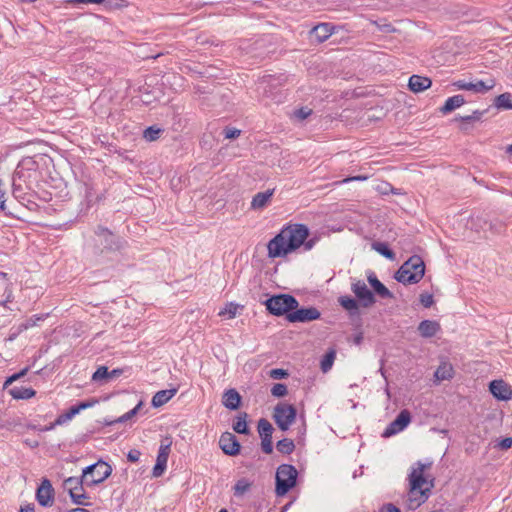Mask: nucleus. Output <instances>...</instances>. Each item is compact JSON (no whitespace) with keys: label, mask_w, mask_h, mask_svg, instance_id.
<instances>
[{"label":"nucleus","mask_w":512,"mask_h":512,"mask_svg":"<svg viewBox=\"0 0 512 512\" xmlns=\"http://www.w3.org/2000/svg\"><path fill=\"white\" fill-rule=\"evenodd\" d=\"M309 237V228L302 223L285 225L267 244L269 258H282L303 247L310 251L316 244L317 238Z\"/></svg>","instance_id":"nucleus-1"},{"label":"nucleus","mask_w":512,"mask_h":512,"mask_svg":"<svg viewBox=\"0 0 512 512\" xmlns=\"http://www.w3.org/2000/svg\"><path fill=\"white\" fill-rule=\"evenodd\" d=\"M416 465L417 467L413 468L409 474V491L407 493L406 499V507L409 510H416L424 502L427 501L431 494L434 481L432 479L428 486L423 487L425 484H427V480L423 473L426 468L431 466V463L426 465L418 461Z\"/></svg>","instance_id":"nucleus-2"},{"label":"nucleus","mask_w":512,"mask_h":512,"mask_svg":"<svg viewBox=\"0 0 512 512\" xmlns=\"http://www.w3.org/2000/svg\"><path fill=\"white\" fill-rule=\"evenodd\" d=\"M99 245L95 246V253L103 255L106 253H121L128 246V242L121 236L113 233L109 228L98 225L94 230Z\"/></svg>","instance_id":"nucleus-3"},{"label":"nucleus","mask_w":512,"mask_h":512,"mask_svg":"<svg viewBox=\"0 0 512 512\" xmlns=\"http://www.w3.org/2000/svg\"><path fill=\"white\" fill-rule=\"evenodd\" d=\"M425 275V263L419 255H412L395 273V279L404 284H417Z\"/></svg>","instance_id":"nucleus-4"},{"label":"nucleus","mask_w":512,"mask_h":512,"mask_svg":"<svg viewBox=\"0 0 512 512\" xmlns=\"http://www.w3.org/2000/svg\"><path fill=\"white\" fill-rule=\"evenodd\" d=\"M298 471L291 464L278 466L275 475V494L278 497L285 496L297 484Z\"/></svg>","instance_id":"nucleus-5"},{"label":"nucleus","mask_w":512,"mask_h":512,"mask_svg":"<svg viewBox=\"0 0 512 512\" xmlns=\"http://www.w3.org/2000/svg\"><path fill=\"white\" fill-rule=\"evenodd\" d=\"M38 169L39 164L33 157H25L18 163L12 179L23 183L26 188H33L39 176Z\"/></svg>","instance_id":"nucleus-6"},{"label":"nucleus","mask_w":512,"mask_h":512,"mask_svg":"<svg viewBox=\"0 0 512 512\" xmlns=\"http://www.w3.org/2000/svg\"><path fill=\"white\" fill-rule=\"evenodd\" d=\"M268 312L275 316L287 318V314L299 306L298 300L289 294L273 295L264 302Z\"/></svg>","instance_id":"nucleus-7"},{"label":"nucleus","mask_w":512,"mask_h":512,"mask_svg":"<svg viewBox=\"0 0 512 512\" xmlns=\"http://www.w3.org/2000/svg\"><path fill=\"white\" fill-rule=\"evenodd\" d=\"M112 474V467L103 460L89 465L83 469V477L88 486H95L102 483Z\"/></svg>","instance_id":"nucleus-8"},{"label":"nucleus","mask_w":512,"mask_h":512,"mask_svg":"<svg viewBox=\"0 0 512 512\" xmlns=\"http://www.w3.org/2000/svg\"><path fill=\"white\" fill-rule=\"evenodd\" d=\"M297 416V409L292 404L279 403L274 408L273 419L280 430L287 431Z\"/></svg>","instance_id":"nucleus-9"},{"label":"nucleus","mask_w":512,"mask_h":512,"mask_svg":"<svg viewBox=\"0 0 512 512\" xmlns=\"http://www.w3.org/2000/svg\"><path fill=\"white\" fill-rule=\"evenodd\" d=\"M351 290L355 294L359 304L364 308L370 307L376 302L374 293L362 280H355L351 285Z\"/></svg>","instance_id":"nucleus-10"},{"label":"nucleus","mask_w":512,"mask_h":512,"mask_svg":"<svg viewBox=\"0 0 512 512\" xmlns=\"http://www.w3.org/2000/svg\"><path fill=\"white\" fill-rule=\"evenodd\" d=\"M321 317L320 311L315 307H301L292 310L287 314V320L290 323H306L317 320Z\"/></svg>","instance_id":"nucleus-11"},{"label":"nucleus","mask_w":512,"mask_h":512,"mask_svg":"<svg viewBox=\"0 0 512 512\" xmlns=\"http://www.w3.org/2000/svg\"><path fill=\"white\" fill-rule=\"evenodd\" d=\"M38 504L42 507H51L54 503L55 490L51 481L43 478L35 494Z\"/></svg>","instance_id":"nucleus-12"},{"label":"nucleus","mask_w":512,"mask_h":512,"mask_svg":"<svg viewBox=\"0 0 512 512\" xmlns=\"http://www.w3.org/2000/svg\"><path fill=\"white\" fill-rule=\"evenodd\" d=\"M411 422V414L407 409L400 411L396 418L385 428L382 437L389 438L403 431Z\"/></svg>","instance_id":"nucleus-13"},{"label":"nucleus","mask_w":512,"mask_h":512,"mask_svg":"<svg viewBox=\"0 0 512 512\" xmlns=\"http://www.w3.org/2000/svg\"><path fill=\"white\" fill-rule=\"evenodd\" d=\"M219 446L228 456H236L240 453L241 445L236 436L230 432H224L220 436Z\"/></svg>","instance_id":"nucleus-14"},{"label":"nucleus","mask_w":512,"mask_h":512,"mask_svg":"<svg viewBox=\"0 0 512 512\" xmlns=\"http://www.w3.org/2000/svg\"><path fill=\"white\" fill-rule=\"evenodd\" d=\"M489 391L499 401H508L512 398V388L502 379L489 383Z\"/></svg>","instance_id":"nucleus-15"},{"label":"nucleus","mask_w":512,"mask_h":512,"mask_svg":"<svg viewBox=\"0 0 512 512\" xmlns=\"http://www.w3.org/2000/svg\"><path fill=\"white\" fill-rule=\"evenodd\" d=\"M453 86L458 90L473 91L475 93H486L495 86V83L493 80L490 84H486L483 80H478L475 83L466 82L465 80H457L453 82Z\"/></svg>","instance_id":"nucleus-16"},{"label":"nucleus","mask_w":512,"mask_h":512,"mask_svg":"<svg viewBox=\"0 0 512 512\" xmlns=\"http://www.w3.org/2000/svg\"><path fill=\"white\" fill-rule=\"evenodd\" d=\"M367 280L372 287L375 294L383 299L393 298V293L377 278L373 271H370L367 275Z\"/></svg>","instance_id":"nucleus-17"},{"label":"nucleus","mask_w":512,"mask_h":512,"mask_svg":"<svg viewBox=\"0 0 512 512\" xmlns=\"http://www.w3.org/2000/svg\"><path fill=\"white\" fill-rule=\"evenodd\" d=\"M333 33V26L329 23H320L314 26L310 31L311 39H314L317 43L326 41Z\"/></svg>","instance_id":"nucleus-18"},{"label":"nucleus","mask_w":512,"mask_h":512,"mask_svg":"<svg viewBox=\"0 0 512 512\" xmlns=\"http://www.w3.org/2000/svg\"><path fill=\"white\" fill-rule=\"evenodd\" d=\"M417 329L421 337L432 338L441 330V326L435 320H423L419 323Z\"/></svg>","instance_id":"nucleus-19"},{"label":"nucleus","mask_w":512,"mask_h":512,"mask_svg":"<svg viewBox=\"0 0 512 512\" xmlns=\"http://www.w3.org/2000/svg\"><path fill=\"white\" fill-rule=\"evenodd\" d=\"M241 395L236 389H228L222 397V404L229 410H237L241 405Z\"/></svg>","instance_id":"nucleus-20"},{"label":"nucleus","mask_w":512,"mask_h":512,"mask_svg":"<svg viewBox=\"0 0 512 512\" xmlns=\"http://www.w3.org/2000/svg\"><path fill=\"white\" fill-rule=\"evenodd\" d=\"M432 85V81L430 78L420 75H412L409 78L408 87L411 91L415 93L422 92Z\"/></svg>","instance_id":"nucleus-21"},{"label":"nucleus","mask_w":512,"mask_h":512,"mask_svg":"<svg viewBox=\"0 0 512 512\" xmlns=\"http://www.w3.org/2000/svg\"><path fill=\"white\" fill-rule=\"evenodd\" d=\"M274 194V189H268L264 192H258L255 194L251 201V208L254 210H259L265 208L270 202L272 196Z\"/></svg>","instance_id":"nucleus-22"},{"label":"nucleus","mask_w":512,"mask_h":512,"mask_svg":"<svg viewBox=\"0 0 512 512\" xmlns=\"http://www.w3.org/2000/svg\"><path fill=\"white\" fill-rule=\"evenodd\" d=\"M177 388L160 390L152 397L151 404L153 407L158 408L166 404L176 393Z\"/></svg>","instance_id":"nucleus-23"},{"label":"nucleus","mask_w":512,"mask_h":512,"mask_svg":"<svg viewBox=\"0 0 512 512\" xmlns=\"http://www.w3.org/2000/svg\"><path fill=\"white\" fill-rule=\"evenodd\" d=\"M465 98L461 94L449 97L440 108L441 113L448 114L465 104Z\"/></svg>","instance_id":"nucleus-24"},{"label":"nucleus","mask_w":512,"mask_h":512,"mask_svg":"<svg viewBox=\"0 0 512 512\" xmlns=\"http://www.w3.org/2000/svg\"><path fill=\"white\" fill-rule=\"evenodd\" d=\"M493 105L499 110H512V94L505 92L496 96Z\"/></svg>","instance_id":"nucleus-25"},{"label":"nucleus","mask_w":512,"mask_h":512,"mask_svg":"<svg viewBox=\"0 0 512 512\" xmlns=\"http://www.w3.org/2000/svg\"><path fill=\"white\" fill-rule=\"evenodd\" d=\"M248 414L246 412L240 413L236 417V421L233 423V430L238 434L247 435L250 432V429L247 424Z\"/></svg>","instance_id":"nucleus-26"},{"label":"nucleus","mask_w":512,"mask_h":512,"mask_svg":"<svg viewBox=\"0 0 512 512\" xmlns=\"http://www.w3.org/2000/svg\"><path fill=\"white\" fill-rule=\"evenodd\" d=\"M86 481L83 475L81 477H68L64 480L63 486L70 494L71 491L75 492V490L83 491V483Z\"/></svg>","instance_id":"nucleus-27"},{"label":"nucleus","mask_w":512,"mask_h":512,"mask_svg":"<svg viewBox=\"0 0 512 512\" xmlns=\"http://www.w3.org/2000/svg\"><path fill=\"white\" fill-rule=\"evenodd\" d=\"M9 394L14 399H30L35 396L36 391L32 388H26V387H14L9 390Z\"/></svg>","instance_id":"nucleus-28"},{"label":"nucleus","mask_w":512,"mask_h":512,"mask_svg":"<svg viewBox=\"0 0 512 512\" xmlns=\"http://www.w3.org/2000/svg\"><path fill=\"white\" fill-rule=\"evenodd\" d=\"M372 249L378 252L383 257L394 260L395 259V253L394 251L389 247V245L385 242L375 241L372 243Z\"/></svg>","instance_id":"nucleus-29"},{"label":"nucleus","mask_w":512,"mask_h":512,"mask_svg":"<svg viewBox=\"0 0 512 512\" xmlns=\"http://www.w3.org/2000/svg\"><path fill=\"white\" fill-rule=\"evenodd\" d=\"M338 302L345 310L350 312V314L358 311L359 302L351 296H340Z\"/></svg>","instance_id":"nucleus-30"},{"label":"nucleus","mask_w":512,"mask_h":512,"mask_svg":"<svg viewBox=\"0 0 512 512\" xmlns=\"http://www.w3.org/2000/svg\"><path fill=\"white\" fill-rule=\"evenodd\" d=\"M335 357H336V351L334 349H329L325 353V355L323 356V358L321 359V362H320V368L323 373L328 372L332 368Z\"/></svg>","instance_id":"nucleus-31"},{"label":"nucleus","mask_w":512,"mask_h":512,"mask_svg":"<svg viewBox=\"0 0 512 512\" xmlns=\"http://www.w3.org/2000/svg\"><path fill=\"white\" fill-rule=\"evenodd\" d=\"M276 449L285 455H290L295 450V444L292 439L283 438L276 443Z\"/></svg>","instance_id":"nucleus-32"},{"label":"nucleus","mask_w":512,"mask_h":512,"mask_svg":"<svg viewBox=\"0 0 512 512\" xmlns=\"http://www.w3.org/2000/svg\"><path fill=\"white\" fill-rule=\"evenodd\" d=\"M434 377L437 379V380H449L453 377V368L451 365H447V364H444V365H440L435 373H434Z\"/></svg>","instance_id":"nucleus-33"},{"label":"nucleus","mask_w":512,"mask_h":512,"mask_svg":"<svg viewBox=\"0 0 512 512\" xmlns=\"http://www.w3.org/2000/svg\"><path fill=\"white\" fill-rule=\"evenodd\" d=\"M251 486L252 483L246 478L239 479L233 487L234 495L236 497L243 496L246 492L250 490Z\"/></svg>","instance_id":"nucleus-34"},{"label":"nucleus","mask_w":512,"mask_h":512,"mask_svg":"<svg viewBox=\"0 0 512 512\" xmlns=\"http://www.w3.org/2000/svg\"><path fill=\"white\" fill-rule=\"evenodd\" d=\"M258 432H259L260 438L272 437L274 428H273L272 424L267 419L261 418L258 421Z\"/></svg>","instance_id":"nucleus-35"},{"label":"nucleus","mask_w":512,"mask_h":512,"mask_svg":"<svg viewBox=\"0 0 512 512\" xmlns=\"http://www.w3.org/2000/svg\"><path fill=\"white\" fill-rule=\"evenodd\" d=\"M164 132L162 128H159L155 125L147 127L143 132V137L145 140L152 142L159 139L160 135Z\"/></svg>","instance_id":"nucleus-36"},{"label":"nucleus","mask_w":512,"mask_h":512,"mask_svg":"<svg viewBox=\"0 0 512 512\" xmlns=\"http://www.w3.org/2000/svg\"><path fill=\"white\" fill-rule=\"evenodd\" d=\"M47 315H33L32 317L25 320L23 323H21L18 326V333H22L23 331H26L27 329L34 327L38 321H42L45 319Z\"/></svg>","instance_id":"nucleus-37"},{"label":"nucleus","mask_w":512,"mask_h":512,"mask_svg":"<svg viewBox=\"0 0 512 512\" xmlns=\"http://www.w3.org/2000/svg\"><path fill=\"white\" fill-rule=\"evenodd\" d=\"M27 190H32V188H26L23 183H17L12 179V194L16 199H24Z\"/></svg>","instance_id":"nucleus-38"},{"label":"nucleus","mask_w":512,"mask_h":512,"mask_svg":"<svg viewBox=\"0 0 512 512\" xmlns=\"http://www.w3.org/2000/svg\"><path fill=\"white\" fill-rule=\"evenodd\" d=\"M487 112V110H475L473 111V113L471 115H466V116H459V117H456L455 120L456 121H461L463 123H471V122H475V121H480L482 116Z\"/></svg>","instance_id":"nucleus-39"},{"label":"nucleus","mask_w":512,"mask_h":512,"mask_svg":"<svg viewBox=\"0 0 512 512\" xmlns=\"http://www.w3.org/2000/svg\"><path fill=\"white\" fill-rule=\"evenodd\" d=\"M142 406H143V402L140 401L133 409L126 412L122 416L114 419V422L124 423L128 420H131L134 416H136V414L139 412V410L141 409Z\"/></svg>","instance_id":"nucleus-40"},{"label":"nucleus","mask_w":512,"mask_h":512,"mask_svg":"<svg viewBox=\"0 0 512 512\" xmlns=\"http://www.w3.org/2000/svg\"><path fill=\"white\" fill-rule=\"evenodd\" d=\"M485 224H488V229L493 234H502L506 229V224L498 219H495L490 222H485Z\"/></svg>","instance_id":"nucleus-41"},{"label":"nucleus","mask_w":512,"mask_h":512,"mask_svg":"<svg viewBox=\"0 0 512 512\" xmlns=\"http://www.w3.org/2000/svg\"><path fill=\"white\" fill-rule=\"evenodd\" d=\"M106 9L116 10L127 7L128 2L126 0H103L101 3Z\"/></svg>","instance_id":"nucleus-42"},{"label":"nucleus","mask_w":512,"mask_h":512,"mask_svg":"<svg viewBox=\"0 0 512 512\" xmlns=\"http://www.w3.org/2000/svg\"><path fill=\"white\" fill-rule=\"evenodd\" d=\"M108 381L109 380V370L106 366H100L92 375V381Z\"/></svg>","instance_id":"nucleus-43"},{"label":"nucleus","mask_w":512,"mask_h":512,"mask_svg":"<svg viewBox=\"0 0 512 512\" xmlns=\"http://www.w3.org/2000/svg\"><path fill=\"white\" fill-rule=\"evenodd\" d=\"M240 307L241 306L239 304L230 302V303L226 304L225 308L219 312V315L220 316L228 315V318L232 319L236 316L237 311Z\"/></svg>","instance_id":"nucleus-44"},{"label":"nucleus","mask_w":512,"mask_h":512,"mask_svg":"<svg viewBox=\"0 0 512 512\" xmlns=\"http://www.w3.org/2000/svg\"><path fill=\"white\" fill-rule=\"evenodd\" d=\"M287 393H288V389H287L286 384H284V383H276L273 385V387L271 389V394L277 398L284 397L287 395Z\"/></svg>","instance_id":"nucleus-45"},{"label":"nucleus","mask_w":512,"mask_h":512,"mask_svg":"<svg viewBox=\"0 0 512 512\" xmlns=\"http://www.w3.org/2000/svg\"><path fill=\"white\" fill-rule=\"evenodd\" d=\"M70 498H71V501L76 504V505H88L87 503L84 502V499L88 498L87 494L84 492V490L82 491V493H75V492H72L69 494Z\"/></svg>","instance_id":"nucleus-46"},{"label":"nucleus","mask_w":512,"mask_h":512,"mask_svg":"<svg viewBox=\"0 0 512 512\" xmlns=\"http://www.w3.org/2000/svg\"><path fill=\"white\" fill-rule=\"evenodd\" d=\"M269 376L272 378V379H275V380H280V379H285L289 376V373L287 370L285 369H282V368H275V369H271L269 371Z\"/></svg>","instance_id":"nucleus-47"},{"label":"nucleus","mask_w":512,"mask_h":512,"mask_svg":"<svg viewBox=\"0 0 512 512\" xmlns=\"http://www.w3.org/2000/svg\"><path fill=\"white\" fill-rule=\"evenodd\" d=\"M261 449L265 454H271L273 452L272 437L261 438Z\"/></svg>","instance_id":"nucleus-48"},{"label":"nucleus","mask_w":512,"mask_h":512,"mask_svg":"<svg viewBox=\"0 0 512 512\" xmlns=\"http://www.w3.org/2000/svg\"><path fill=\"white\" fill-rule=\"evenodd\" d=\"M420 302L425 308H430L434 304L433 295L427 292L421 293Z\"/></svg>","instance_id":"nucleus-49"},{"label":"nucleus","mask_w":512,"mask_h":512,"mask_svg":"<svg viewBox=\"0 0 512 512\" xmlns=\"http://www.w3.org/2000/svg\"><path fill=\"white\" fill-rule=\"evenodd\" d=\"M312 113V110L311 109H308L306 107H301L299 109H296L294 111V116L295 118H297L298 120H304L306 119L310 114Z\"/></svg>","instance_id":"nucleus-50"},{"label":"nucleus","mask_w":512,"mask_h":512,"mask_svg":"<svg viewBox=\"0 0 512 512\" xmlns=\"http://www.w3.org/2000/svg\"><path fill=\"white\" fill-rule=\"evenodd\" d=\"M166 466L164 463L156 462L152 469L153 477H160L164 473Z\"/></svg>","instance_id":"nucleus-51"},{"label":"nucleus","mask_w":512,"mask_h":512,"mask_svg":"<svg viewBox=\"0 0 512 512\" xmlns=\"http://www.w3.org/2000/svg\"><path fill=\"white\" fill-rule=\"evenodd\" d=\"M83 189H84L85 201L87 202V207H89L91 202L93 201L92 187L85 183V184H83Z\"/></svg>","instance_id":"nucleus-52"},{"label":"nucleus","mask_w":512,"mask_h":512,"mask_svg":"<svg viewBox=\"0 0 512 512\" xmlns=\"http://www.w3.org/2000/svg\"><path fill=\"white\" fill-rule=\"evenodd\" d=\"M240 135V130L235 128H225L224 136L226 139H234Z\"/></svg>","instance_id":"nucleus-53"},{"label":"nucleus","mask_w":512,"mask_h":512,"mask_svg":"<svg viewBox=\"0 0 512 512\" xmlns=\"http://www.w3.org/2000/svg\"><path fill=\"white\" fill-rule=\"evenodd\" d=\"M96 403H98V400L96 398H92V399L87 400V401H81V402H79L77 404L79 406L80 411H82V410H85L87 408H90V407L94 406Z\"/></svg>","instance_id":"nucleus-54"},{"label":"nucleus","mask_w":512,"mask_h":512,"mask_svg":"<svg viewBox=\"0 0 512 512\" xmlns=\"http://www.w3.org/2000/svg\"><path fill=\"white\" fill-rule=\"evenodd\" d=\"M379 512H400V509L392 503L383 504Z\"/></svg>","instance_id":"nucleus-55"},{"label":"nucleus","mask_w":512,"mask_h":512,"mask_svg":"<svg viewBox=\"0 0 512 512\" xmlns=\"http://www.w3.org/2000/svg\"><path fill=\"white\" fill-rule=\"evenodd\" d=\"M140 455H141V453H140V451H139V450H137V449H131V450L128 452V454H127V459H128V461H130V462H133V463H134V462H137V461L139 460Z\"/></svg>","instance_id":"nucleus-56"},{"label":"nucleus","mask_w":512,"mask_h":512,"mask_svg":"<svg viewBox=\"0 0 512 512\" xmlns=\"http://www.w3.org/2000/svg\"><path fill=\"white\" fill-rule=\"evenodd\" d=\"M72 417L70 416V414L66 411L60 415H58V417L55 419V424L57 425H62L64 424L65 422H67L68 420H71Z\"/></svg>","instance_id":"nucleus-57"},{"label":"nucleus","mask_w":512,"mask_h":512,"mask_svg":"<svg viewBox=\"0 0 512 512\" xmlns=\"http://www.w3.org/2000/svg\"><path fill=\"white\" fill-rule=\"evenodd\" d=\"M498 447H500L502 450H508L512 447V438L511 437H505L503 438L499 444Z\"/></svg>","instance_id":"nucleus-58"},{"label":"nucleus","mask_w":512,"mask_h":512,"mask_svg":"<svg viewBox=\"0 0 512 512\" xmlns=\"http://www.w3.org/2000/svg\"><path fill=\"white\" fill-rule=\"evenodd\" d=\"M170 447H171V441H169L168 443L164 444V443H161L160 447H159V451L158 453L160 454H165L166 456H169V453H170Z\"/></svg>","instance_id":"nucleus-59"},{"label":"nucleus","mask_w":512,"mask_h":512,"mask_svg":"<svg viewBox=\"0 0 512 512\" xmlns=\"http://www.w3.org/2000/svg\"><path fill=\"white\" fill-rule=\"evenodd\" d=\"M367 178H368L367 176L358 175V176L347 177L342 182L348 183V182H352V181H364Z\"/></svg>","instance_id":"nucleus-60"},{"label":"nucleus","mask_w":512,"mask_h":512,"mask_svg":"<svg viewBox=\"0 0 512 512\" xmlns=\"http://www.w3.org/2000/svg\"><path fill=\"white\" fill-rule=\"evenodd\" d=\"M29 371V367H25L23 368L21 371H19L18 373H14L12 376V378L14 379V381H17L19 380L20 378H22L23 376H25L27 374V372Z\"/></svg>","instance_id":"nucleus-61"},{"label":"nucleus","mask_w":512,"mask_h":512,"mask_svg":"<svg viewBox=\"0 0 512 512\" xmlns=\"http://www.w3.org/2000/svg\"><path fill=\"white\" fill-rule=\"evenodd\" d=\"M123 374V369L116 368L111 371H109V380L119 377Z\"/></svg>","instance_id":"nucleus-62"},{"label":"nucleus","mask_w":512,"mask_h":512,"mask_svg":"<svg viewBox=\"0 0 512 512\" xmlns=\"http://www.w3.org/2000/svg\"><path fill=\"white\" fill-rule=\"evenodd\" d=\"M67 412L70 414V416L73 418L74 416H76L77 414L80 413V409H79V406L78 404H75L73 406H71Z\"/></svg>","instance_id":"nucleus-63"},{"label":"nucleus","mask_w":512,"mask_h":512,"mask_svg":"<svg viewBox=\"0 0 512 512\" xmlns=\"http://www.w3.org/2000/svg\"><path fill=\"white\" fill-rule=\"evenodd\" d=\"M35 511V507H34V504L30 503V504H27L25 506H21L19 512H34Z\"/></svg>","instance_id":"nucleus-64"}]
</instances>
